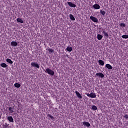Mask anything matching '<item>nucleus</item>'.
<instances>
[{
	"label": "nucleus",
	"instance_id": "4468645a",
	"mask_svg": "<svg viewBox=\"0 0 128 128\" xmlns=\"http://www.w3.org/2000/svg\"><path fill=\"white\" fill-rule=\"evenodd\" d=\"M102 38H103L102 35H101L100 34H98L97 38L98 40H100Z\"/></svg>",
	"mask_w": 128,
	"mask_h": 128
},
{
	"label": "nucleus",
	"instance_id": "9b49d317",
	"mask_svg": "<svg viewBox=\"0 0 128 128\" xmlns=\"http://www.w3.org/2000/svg\"><path fill=\"white\" fill-rule=\"evenodd\" d=\"M10 45L12 46H18V42L16 41H12V42H10Z\"/></svg>",
	"mask_w": 128,
	"mask_h": 128
},
{
	"label": "nucleus",
	"instance_id": "39448f33",
	"mask_svg": "<svg viewBox=\"0 0 128 128\" xmlns=\"http://www.w3.org/2000/svg\"><path fill=\"white\" fill-rule=\"evenodd\" d=\"M75 94H76V96L78 98H80V100H82V96L78 92H75Z\"/></svg>",
	"mask_w": 128,
	"mask_h": 128
},
{
	"label": "nucleus",
	"instance_id": "cd10ccee",
	"mask_svg": "<svg viewBox=\"0 0 128 128\" xmlns=\"http://www.w3.org/2000/svg\"><path fill=\"white\" fill-rule=\"evenodd\" d=\"M120 26H121V28H126V24L124 23H121L120 24Z\"/></svg>",
	"mask_w": 128,
	"mask_h": 128
},
{
	"label": "nucleus",
	"instance_id": "2eb2a0df",
	"mask_svg": "<svg viewBox=\"0 0 128 128\" xmlns=\"http://www.w3.org/2000/svg\"><path fill=\"white\" fill-rule=\"evenodd\" d=\"M6 62H8V64H14V62H12V60L10 58H7L6 60Z\"/></svg>",
	"mask_w": 128,
	"mask_h": 128
},
{
	"label": "nucleus",
	"instance_id": "4be33fe9",
	"mask_svg": "<svg viewBox=\"0 0 128 128\" xmlns=\"http://www.w3.org/2000/svg\"><path fill=\"white\" fill-rule=\"evenodd\" d=\"M102 34H104V36H106V38H108V32H106V31L103 30Z\"/></svg>",
	"mask_w": 128,
	"mask_h": 128
},
{
	"label": "nucleus",
	"instance_id": "393cba45",
	"mask_svg": "<svg viewBox=\"0 0 128 128\" xmlns=\"http://www.w3.org/2000/svg\"><path fill=\"white\" fill-rule=\"evenodd\" d=\"M48 116L49 118H50L51 120H54V116H52V115H50V114H48Z\"/></svg>",
	"mask_w": 128,
	"mask_h": 128
},
{
	"label": "nucleus",
	"instance_id": "f03ea898",
	"mask_svg": "<svg viewBox=\"0 0 128 128\" xmlns=\"http://www.w3.org/2000/svg\"><path fill=\"white\" fill-rule=\"evenodd\" d=\"M85 94H86L87 96L91 98H96V94H94V92H92L90 94L88 93H86Z\"/></svg>",
	"mask_w": 128,
	"mask_h": 128
},
{
	"label": "nucleus",
	"instance_id": "f257e3e1",
	"mask_svg": "<svg viewBox=\"0 0 128 128\" xmlns=\"http://www.w3.org/2000/svg\"><path fill=\"white\" fill-rule=\"evenodd\" d=\"M45 72L50 76H54V71L50 69V68H46Z\"/></svg>",
	"mask_w": 128,
	"mask_h": 128
},
{
	"label": "nucleus",
	"instance_id": "6e6552de",
	"mask_svg": "<svg viewBox=\"0 0 128 128\" xmlns=\"http://www.w3.org/2000/svg\"><path fill=\"white\" fill-rule=\"evenodd\" d=\"M96 76H99V78H104V74L102 72L96 73Z\"/></svg>",
	"mask_w": 128,
	"mask_h": 128
},
{
	"label": "nucleus",
	"instance_id": "a211bd4d",
	"mask_svg": "<svg viewBox=\"0 0 128 128\" xmlns=\"http://www.w3.org/2000/svg\"><path fill=\"white\" fill-rule=\"evenodd\" d=\"M91 110H98V107L94 105H92Z\"/></svg>",
	"mask_w": 128,
	"mask_h": 128
},
{
	"label": "nucleus",
	"instance_id": "7ed1b4c3",
	"mask_svg": "<svg viewBox=\"0 0 128 128\" xmlns=\"http://www.w3.org/2000/svg\"><path fill=\"white\" fill-rule=\"evenodd\" d=\"M30 65L33 68H40V65L36 62H31Z\"/></svg>",
	"mask_w": 128,
	"mask_h": 128
},
{
	"label": "nucleus",
	"instance_id": "ddd939ff",
	"mask_svg": "<svg viewBox=\"0 0 128 128\" xmlns=\"http://www.w3.org/2000/svg\"><path fill=\"white\" fill-rule=\"evenodd\" d=\"M106 68L108 70H112V66L110 64H106Z\"/></svg>",
	"mask_w": 128,
	"mask_h": 128
},
{
	"label": "nucleus",
	"instance_id": "f3484780",
	"mask_svg": "<svg viewBox=\"0 0 128 128\" xmlns=\"http://www.w3.org/2000/svg\"><path fill=\"white\" fill-rule=\"evenodd\" d=\"M20 84L18 83H16L14 84V86H15V88H20Z\"/></svg>",
	"mask_w": 128,
	"mask_h": 128
},
{
	"label": "nucleus",
	"instance_id": "6ab92c4d",
	"mask_svg": "<svg viewBox=\"0 0 128 128\" xmlns=\"http://www.w3.org/2000/svg\"><path fill=\"white\" fill-rule=\"evenodd\" d=\"M16 20L18 22H20V24H24V20H22L20 18H18Z\"/></svg>",
	"mask_w": 128,
	"mask_h": 128
},
{
	"label": "nucleus",
	"instance_id": "b1692460",
	"mask_svg": "<svg viewBox=\"0 0 128 128\" xmlns=\"http://www.w3.org/2000/svg\"><path fill=\"white\" fill-rule=\"evenodd\" d=\"M14 108H12V107H9V112H10L11 114H12V112H14Z\"/></svg>",
	"mask_w": 128,
	"mask_h": 128
},
{
	"label": "nucleus",
	"instance_id": "dca6fc26",
	"mask_svg": "<svg viewBox=\"0 0 128 128\" xmlns=\"http://www.w3.org/2000/svg\"><path fill=\"white\" fill-rule=\"evenodd\" d=\"M70 20H76V18H74V16L73 14H70Z\"/></svg>",
	"mask_w": 128,
	"mask_h": 128
},
{
	"label": "nucleus",
	"instance_id": "aec40b11",
	"mask_svg": "<svg viewBox=\"0 0 128 128\" xmlns=\"http://www.w3.org/2000/svg\"><path fill=\"white\" fill-rule=\"evenodd\" d=\"M66 50L68 52H72V48L70 47V46H68L66 48Z\"/></svg>",
	"mask_w": 128,
	"mask_h": 128
},
{
	"label": "nucleus",
	"instance_id": "7c9ffc66",
	"mask_svg": "<svg viewBox=\"0 0 128 128\" xmlns=\"http://www.w3.org/2000/svg\"><path fill=\"white\" fill-rule=\"evenodd\" d=\"M2 118V116L0 115V120Z\"/></svg>",
	"mask_w": 128,
	"mask_h": 128
},
{
	"label": "nucleus",
	"instance_id": "9d476101",
	"mask_svg": "<svg viewBox=\"0 0 128 128\" xmlns=\"http://www.w3.org/2000/svg\"><path fill=\"white\" fill-rule=\"evenodd\" d=\"M98 62L100 66H104V60H98Z\"/></svg>",
	"mask_w": 128,
	"mask_h": 128
},
{
	"label": "nucleus",
	"instance_id": "5701e85b",
	"mask_svg": "<svg viewBox=\"0 0 128 128\" xmlns=\"http://www.w3.org/2000/svg\"><path fill=\"white\" fill-rule=\"evenodd\" d=\"M100 14H102V16H104V14H106V11L102 10H100Z\"/></svg>",
	"mask_w": 128,
	"mask_h": 128
},
{
	"label": "nucleus",
	"instance_id": "423d86ee",
	"mask_svg": "<svg viewBox=\"0 0 128 128\" xmlns=\"http://www.w3.org/2000/svg\"><path fill=\"white\" fill-rule=\"evenodd\" d=\"M92 8H94V10H100V6L98 4H94L92 6Z\"/></svg>",
	"mask_w": 128,
	"mask_h": 128
},
{
	"label": "nucleus",
	"instance_id": "a878e982",
	"mask_svg": "<svg viewBox=\"0 0 128 128\" xmlns=\"http://www.w3.org/2000/svg\"><path fill=\"white\" fill-rule=\"evenodd\" d=\"M122 38H126V39L128 38V35H126V34L123 35L122 36Z\"/></svg>",
	"mask_w": 128,
	"mask_h": 128
},
{
	"label": "nucleus",
	"instance_id": "20e7f679",
	"mask_svg": "<svg viewBox=\"0 0 128 128\" xmlns=\"http://www.w3.org/2000/svg\"><path fill=\"white\" fill-rule=\"evenodd\" d=\"M90 20H91L94 22H98V20L94 16H90Z\"/></svg>",
	"mask_w": 128,
	"mask_h": 128
},
{
	"label": "nucleus",
	"instance_id": "c756f323",
	"mask_svg": "<svg viewBox=\"0 0 128 128\" xmlns=\"http://www.w3.org/2000/svg\"><path fill=\"white\" fill-rule=\"evenodd\" d=\"M124 118H126V120H128V115L127 114H125L124 116Z\"/></svg>",
	"mask_w": 128,
	"mask_h": 128
},
{
	"label": "nucleus",
	"instance_id": "0eeeda50",
	"mask_svg": "<svg viewBox=\"0 0 128 128\" xmlns=\"http://www.w3.org/2000/svg\"><path fill=\"white\" fill-rule=\"evenodd\" d=\"M67 4L70 8H76V5L72 2H68Z\"/></svg>",
	"mask_w": 128,
	"mask_h": 128
},
{
	"label": "nucleus",
	"instance_id": "bb28decb",
	"mask_svg": "<svg viewBox=\"0 0 128 128\" xmlns=\"http://www.w3.org/2000/svg\"><path fill=\"white\" fill-rule=\"evenodd\" d=\"M48 50L50 52V54H52V52H54V50H52V48H49L48 49Z\"/></svg>",
	"mask_w": 128,
	"mask_h": 128
},
{
	"label": "nucleus",
	"instance_id": "412c9836",
	"mask_svg": "<svg viewBox=\"0 0 128 128\" xmlns=\"http://www.w3.org/2000/svg\"><path fill=\"white\" fill-rule=\"evenodd\" d=\"M0 66L2 68H6L7 66H8L6 64V63H2L0 64Z\"/></svg>",
	"mask_w": 128,
	"mask_h": 128
},
{
	"label": "nucleus",
	"instance_id": "1a4fd4ad",
	"mask_svg": "<svg viewBox=\"0 0 128 128\" xmlns=\"http://www.w3.org/2000/svg\"><path fill=\"white\" fill-rule=\"evenodd\" d=\"M7 120L10 122H14V118L12 116H7Z\"/></svg>",
	"mask_w": 128,
	"mask_h": 128
},
{
	"label": "nucleus",
	"instance_id": "c85d7f7f",
	"mask_svg": "<svg viewBox=\"0 0 128 128\" xmlns=\"http://www.w3.org/2000/svg\"><path fill=\"white\" fill-rule=\"evenodd\" d=\"M9 124H8V123H5L4 125V128H7Z\"/></svg>",
	"mask_w": 128,
	"mask_h": 128
},
{
	"label": "nucleus",
	"instance_id": "f8f14e48",
	"mask_svg": "<svg viewBox=\"0 0 128 128\" xmlns=\"http://www.w3.org/2000/svg\"><path fill=\"white\" fill-rule=\"evenodd\" d=\"M82 124L84 126H87L88 128H90V124L88 122H82Z\"/></svg>",
	"mask_w": 128,
	"mask_h": 128
}]
</instances>
